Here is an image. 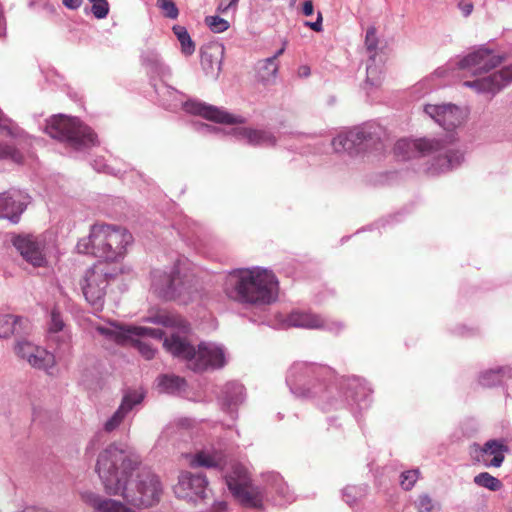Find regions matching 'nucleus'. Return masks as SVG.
Instances as JSON below:
<instances>
[{
    "instance_id": "nucleus-1",
    "label": "nucleus",
    "mask_w": 512,
    "mask_h": 512,
    "mask_svg": "<svg viewBox=\"0 0 512 512\" xmlns=\"http://www.w3.org/2000/svg\"><path fill=\"white\" fill-rule=\"evenodd\" d=\"M138 455L124 446L111 443L97 458L96 471L110 495H120L128 504L148 508L160 501L162 485L151 472H142L132 483L130 478L140 465Z\"/></svg>"
},
{
    "instance_id": "nucleus-2",
    "label": "nucleus",
    "mask_w": 512,
    "mask_h": 512,
    "mask_svg": "<svg viewBox=\"0 0 512 512\" xmlns=\"http://www.w3.org/2000/svg\"><path fill=\"white\" fill-rule=\"evenodd\" d=\"M278 289L279 282L274 273L261 268L230 273L224 288L230 299L253 305L271 304L277 299Z\"/></svg>"
},
{
    "instance_id": "nucleus-3",
    "label": "nucleus",
    "mask_w": 512,
    "mask_h": 512,
    "mask_svg": "<svg viewBox=\"0 0 512 512\" xmlns=\"http://www.w3.org/2000/svg\"><path fill=\"white\" fill-rule=\"evenodd\" d=\"M133 242L132 234L121 226L96 223L91 226L89 235L77 243L80 253L98 258L105 264L119 263Z\"/></svg>"
},
{
    "instance_id": "nucleus-4",
    "label": "nucleus",
    "mask_w": 512,
    "mask_h": 512,
    "mask_svg": "<svg viewBox=\"0 0 512 512\" xmlns=\"http://www.w3.org/2000/svg\"><path fill=\"white\" fill-rule=\"evenodd\" d=\"M163 345L174 357L185 360L188 368L195 372L219 369L225 365L223 349L211 343L203 342L196 348L186 337L172 333L164 339Z\"/></svg>"
},
{
    "instance_id": "nucleus-5",
    "label": "nucleus",
    "mask_w": 512,
    "mask_h": 512,
    "mask_svg": "<svg viewBox=\"0 0 512 512\" xmlns=\"http://www.w3.org/2000/svg\"><path fill=\"white\" fill-rule=\"evenodd\" d=\"M151 288L160 298L188 304L199 296L197 281L193 275H181L179 267L170 271L156 270L152 273Z\"/></svg>"
},
{
    "instance_id": "nucleus-6",
    "label": "nucleus",
    "mask_w": 512,
    "mask_h": 512,
    "mask_svg": "<svg viewBox=\"0 0 512 512\" xmlns=\"http://www.w3.org/2000/svg\"><path fill=\"white\" fill-rule=\"evenodd\" d=\"M45 132L50 137L65 142L75 149H84L97 144V135L76 117L54 115L47 120Z\"/></svg>"
},
{
    "instance_id": "nucleus-7",
    "label": "nucleus",
    "mask_w": 512,
    "mask_h": 512,
    "mask_svg": "<svg viewBox=\"0 0 512 512\" xmlns=\"http://www.w3.org/2000/svg\"><path fill=\"white\" fill-rule=\"evenodd\" d=\"M119 272L120 269L110 268L103 262H98L85 272L80 282L81 289L86 301L96 310L103 308L109 281Z\"/></svg>"
},
{
    "instance_id": "nucleus-8",
    "label": "nucleus",
    "mask_w": 512,
    "mask_h": 512,
    "mask_svg": "<svg viewBox=\"0 0 512 512\" xmlns=\"http://www.w3.org/2000/svg\"><path fill=\"white\" fill-rule=\"evenodd\" d=\"M512 83V64L502 69L472 81H465L464 85L478 93L495 95L508 84Z\"/></svg>"
},
{
    "instance_id": "nucleus-9",
    "label": "nucleus",
    "mask_w": 512,
    "mask_h": 512,
    "mask_svg": "<svg viewBox=\"0 0 512 512\" xmlns=\"http://www.w3.org/2000/svg\"><path fill=\"white\" fill-rule=\"evenodd\" d=\"M440 141L435 139L420 138L415 140L400 139L393 148L394 155L402 160L411 159L418 155L426 156L439 151Z\"/></svg>"
},
{
    "instance_id": "nucleus-10",
    "label": "nucleus",
    "mask_w": 512,
    "mask_h": 512,
    "mask_svg": "<svg viewBox=\"0 0 512 512\" xmlns=\"http://www.w3.org/2000/svg\"><path fill=\"white\" fill-rule=\"evenodd\" d=\"M501 61V57L495 55L492 50L480 47L464 57L458 65L460 69L468 70L472 75L478 76L495 68Z\"/></svg>"
},
{
    "instance_id": "nucleus-11",
    "label": "nucleus",
    "mask_w": 512,
    "mask_h": 512,
    "mask_svg": "<svg viewBox=\"0 0 512 512\" xmlns=\"http://www.w3.org/2000/svg\"><path fill=\"white\" fill-rule=\"evenodd\" d=\"M12 243L21 256L31 265L42 267L46 264L44 255V241L33 235H18L13 237Z\"/></svg>"
},
{
    "instance_id": "nucleus-12",
    "label": "nucleus",
    "mask_w": 512,
    "mask_h": 512,
    "mask_svg": "<svg viewBox=\"0 0 512 512\" xmlns=\"http://www.w3.org/2000/svg\"><path fill=\"white\" fill-rule=\"evenodd\" d=\"M145 398V392L142 389H128L124 392L122 401L118 409L107 419L103 429L107 433L115 431L124 421L127 414L132 409L141 404Z\"/></svg>"
},
{
    "instance_id": "nucleus-13",
    "label": "nucleus",
    "mask_w": 512,
    "mask_h": 512,
    "mask_svg": "<svg viewBox=\"0 0 512 512\" xmlns=\"http://www.w3.org/2000/svg\"><path fill=\"white\" fill-rule=\"evenodd\" d=\"M184 108L191 114L199 115L209 121L216 123L233 125L244 124L246 122L245 118L242 116H235L218 107L206 105L200 102L187 101L184 105Z\"/></svg>"
},
{
    "instance_id": "nucleus-14",
    "label": "nucleus",
    "mask_w": 512,
    "mask_h": 512,
    "mask_svg": "<svg viewBox=\"0 0 512 512\" xmlns=\"http://www.w3.org/2000/svg\"><path fill=\"white\" fill-rule=\"evenodd\" d=\"M509 447L501 440H489L483 446H476L475 460L486 467H500Z\"/></svg>"
},
{
    "instance_id": "nucleus-15",
    "label": "nucleus",
    "mask_w": 512,
    "mask_h": 512,
    "mask_svg": "<svg viewBox=\"0 0 512 512\" xmlns=\"http://www.w3.org/2000/svg\"><path fill=\"white\" fill-rule=\"evenodd\" d=\"M424 111L446 130H452L463 121V113L455 105H431L425 106Z\"/></svg>"
},
{
    "instance_id": "nucleus-16",
    "label": "nucleus",
    "mask_w": 512,
    "mask_h": 512,
    "mask_svg": "<svg viewBox=\"0 0 512 512\" xmlns=\"http://www.w3.org/2000/svg\"><path fill=\"white\" fill-rule=\"evenodd\" d=\"M208 481L202 474L182 472L174 492L178 498H192L193 496L204 497Z\"/></svg>"
},
{
    "instance_id": "nucleus-17",
    "label": "nucleus",
    "mask_w": 512,
    "mask_h": 512,
    "mask_svg": "<svg viewBox=\"0 0 512 512\" xmlns=\"http://www.w3.org/2000/svg\"><path fill=\"white\" fill-rule=\"evenodd\" d=\"M81 500L89 506L93 512H135L124 503L111 498H105L92 491L81 493Z\"/></svg>"
},
{
    "instance_id": "nucleus-18",
    "label": "nucleus",
    "mask_w": 512,
    "mask_h": 512,
    "mask_svg": "<svg viewBox=\"0 0 512 512\" xmlns=\"http://www.w3.org/2000/svg\"><path fill=\"white\" fill-rule=\"evenodd\" d=\"M366 139V133L359 128H355L346 133L339 134L337 137L333 138L331 144L335 152H347L351 154L358 151Z\"/></svg>"
},
{
    "instance_id": "nucleus-19",
    "label": "nucleus",
    "mask_w": 512,
    "mask_h": 512,
    "mask_svg": "<svg viewBox=\"0 0 512 512\" xmlns=\"http://www.w3.org/2000/svg\"><path fill=\"white\" fill-rule=\"evenodd\" d=\"M431 155H435L430 168L433 173L450 171L459 166L463 160V154L460 151L445 148L441 142L439 151Z\"/></svg>"
},
{
    "instance_id": "nucleus-20",
    "label": "nucleus",
    "mask_w": 512,
    "mask_h": 512,
    "mask_svg": "<svg viewBox=\"0 0 512 512\" xmlns=\"http://www.w3.org/2000/svg\"><path fill=\"white\" fill-rule=\"evenodd\" d=\"M20 198L21 193L17 191L0 194V218L16 222L25 208Z\"/></svg>"
},
{
    "instance_id": "nucleus-21",
    "label": "nucleus",
    "mask_w": 512,
    "mask_h": 512,
    "mask_svg": "<svg viewBox=\"0 0 512 512\" xmlns=\"http://www.w3.org/2000/svg\"><path fill=\"white\" fill-rule=\"evenodd\" d=\"M231 487V493L244 508H261L263 496L258 487L248 484L247 486H236L234 483Z\"/></svg>"
},
{
    "instance_id": "nucleus-22",
    "label": "nucleus",
    "mask_w": 512,
    "mask_h": 512,
    "mask_svg": "<svg viewBox=\"0 0 512 512\" xmlns=\"http://www.w3.org/2000/svg\"><path fill=\"white\" fill-rule=\"evenodd\" d=\"M324 320L316 314L293 311L284 320L286 327H297L305 329H321L324 327Z\"/></svg>"
},
{
    "instance_id": "nucleus-23",
    "label": "nucleus",
    "mask_w": 512,
    "mask_h": 512,
    "mask_svg": "<svg viewBox=\"0 0 512 512\" xmlns=\"http://www.w3.org/2000/svg\"><path fill=\"white\" fill-rule=\"evenodd\" d=\"M29 328V322L22 317L11 314L0 315V337L8 338L13 334H19Z\"/></svg>"
},
{
    "instance_id": "nucleus-24",
    "label": "nucleus",
    "mask_w": 512,
    "mask_h": 512,
    "mask_svg": "<svg viewBox=\"0 0 512 512\" xmlns=\"http://www.w3.org/2000/svg\"><path fill=\"white\" fill-rule=\"evenodd\" d=\"M189 464L192 468L206 467L223 469L225 458L221 452L208 453L200 451L192 456Z\"/></svg>"
},
{
    "instance_id": "nucleus-25",
    "label": "nucleus",
    "mask_w": 512,
    "mask_h": 512,
    "mask_svg": "<svg viewBox=\"0 0 512 512\" xmlns=\"http://www.w3.org/2000/svg\"><path fill=\"white\" fill-rule=\"evenodd\" d=\"M238 136L246 139L251 145L272 146L276 143L275 137L268 131L251 128H239L236 130Z\"/></svg>"
},
{
    "instance_id": "nucleus-26",
    "label": "nucleus",
    "mask_w": 512,
    "mask_h": 512,
    "mask_svg": "<svg viewBox=\"0 0 512 512\" xmlns=\"http://www.w3.org/2000/svg\"><path fill=\"white\" fill-rule=\"evenodd\" d=\"M27 362L36 369L48 370L55 365V356L46 349L39 347L35 353H32Z\"/></svg>"
},
{
    "instance_id": "nucleus-27",
    "label": "nucleus",
    "mask_w": 512,
    "mask_h": 512,
    "mask_svg": "<svg viewBox=\"0 0 512 512\" xmlns=\"http://www.w3.org/2000/svg\"><path fill=\"white\" fill-rule=\"evenodd\" d=\"M226 484L228 489L231 491L232 484L234 483L236 486H247L251 484L250 474L245 466L242 464H234L232 466V471L229 475L225 477Z\"/></svg>"
},
{
    "instance_id": "nucleus-28",
    "label": "nucleus",
    "mask_w": 512,
    "mask_h": 512,
    "mask_svg": "<svg viewBox=\"0 0 512 512\" xmlns=\"http://www.w3.org/2000/svg\"><path fill=\"white\" fill-rule=\"evenodd\" d=\"M133 326L127 327H114V328H104L99 327L98 331L106 336L107 338L115 341L117 344H125L128 340H132L133 334L132 331Z\"/></svg>"
},
{
    "instance_id": "nucleus-29",
    "label": "nucleus",
    "mask_w": 512,
    "mask_h": 512,
    "mask_svg": "<svg viewBox=\"0 0 512 512\" xmlns=\"http://www.w3.org/2000/svg\"><path fill=\"white\" fill-rule=\"evenodd\" d=\"M512 369L506 367H500L497 369H490L484 371L479 376V383L483 387H494L501 383L502 378L509 374L511 375Z\"/></svg>"
},
{
    "instance_id": "nucleus-30",
    "label": "nucleus",
    "mask_w": 512,
    "mask_h": 512,
    "mask_svg": "<svg viewBox=\"0 0 512 512\" xmlns=\"http://www.w3.org/2000/svg\"><path fill=\"white\" fill-rule=\"evenodd\" d=\"M223 48L218 44H209L201 49V63L204 67L213 68L214 63L220 64Z\"/></svg>"
},
{
    "instance_id": "nucleus-31",
    "label": "nucleus",
    "mask_w": 512,
    "mask_h": 512,
    "mask_svg": "<svg viewBox=\"0 0 512 512\" xmlns=\"http://www.w3.org/2000/svg\"><path fill=\"white\" fill-rule=\"evenodd\" d=\"M173 32L181 44V51L185 55H192L195 51V43L192 41L187 29L180 25L173 27Z\"/></svg>"
},
{
    "instance_id": "nucleus-32",
    "label": "nucleus",
    "mask_w": 512,
    "mask_h": 512,
    "mask_svg": "<svg viewBox=\"0 0 512 512\" xmlns=\"http://www.w3.org/2000/svg\"><path fill=\"white\" fill-rule=\"evenodd\" d=\"M157 322L166 327H176L182 332H188V323L179 315L171 313H161L157 316Z\"/></svg>"
},
{
    "instance_id": "nucleus-33",
    "label": "nucleus",
    "mask_w": 512,
    "mask_h": 512,
    "mask_svg": "<svg viewBox=\"0 0 512 512\" xmlns=\"http://www.w3.org/2000/svg\"><path fill=\"white\" fill-rule=\"evenodd\" d=\"M278 71V64L275 57H269L258 62V73L262 81H268L275 77Z\"/></svg>"
},
{
    "instance_id": "nucleus-34",
    "label": "nucleus",
    "mask_w": 512,
    "mask_h": 512,
    "mask_svg": "<svg viewBox=\"0 0 512 512\" xmlns=\"http://www.w3.org/2000/svg\"><path fill=\"white\" fill-rule=\"evenodd\" d=\"M474 483L480 487L489 489L490 491H498L502 488V482L489 474L488 472L479 473L474 477Z\"/></svg>"
},
{
    "instance_id": "nucleus-35",
    "label": "nucleus",
    "mask_w": 512,
    "mask_h": 512,
    "mask_svg": "<svg viewBox=\"0 0 512 512\" xmlns=\"http://www.w3.org/2000/svg\"><path fill=\"white\" fill-rule=\"evenodd\" d=\"M185 379L176 375H162L159 377V386L164 391L172 392L182 388Z\"/></svg>"
},
{
    "instance_id": "nucleus-36",
    "label": "nucleus",
    "mask_w": 512,
    "mask_h": 512,
    "mask_svg": "<svg viewBox=\"0 0 512 512\" xmlns=\"http://www.w3.org/2000/svg\"><path fill=\"white\" fill-rule=\"evenodd\" d=\"M65 327V321L61 312L57 308H53L50 313V319L47 323V329L49 333H58L63 331Z\"/></svg>"
},
{
    "instance_id": "nucleus-37",
    "label": "nucleus",
    "mask_w": 512,
    "mask_h": 512,
    "mask_svg": "<svg viewBox=\"0 0 512 512\" xmlns=\"http://www.w3.org/2000/svg\"><path fill=\"white\" fill-rule=\"evenodd\" d=\"M39 347L40 346L34 345L33 343L27 340H20L16 342L14 351L17 354V356L27 361L28 358H31L32 353H35L36 349H38Z\"/></svg>"
},
{
    "instance_id": "nucleus-38",
    "label": "nucleus",
    "mask_w": 512,
    "mask_h": 512,
    "mask_svg": "<svg viewBox=\"0 0 512 512\" xmlns=\"http://www.w3.org/2000/svg\"><path fill=\"white\" fill-rule=\"evenodd\" d=\"M378 43H379V40L377 37V29L375 26H370L366 31L365 47L369 52L373 53V55L371 56L372 59H374V57L376 55Z\"/></svg>"
},
{
    "instance_id": "nucleus-39",
    "label": "nucleus",
    "mask_w": 512,
    "mask_h": 512,
    "mask_svg": "<svg viewBox=\"0 0 512 512\" xmlns=\"http://www.w3.org/2000/svg\"><path fill=\"white\" fill-rule=\"evenodd\" d=\"M420 475V471L418 469H412L405 471L401 474L400 478V484L402 488L406 491H409L413 488L416 481L418 480Z\"/></svg>"
},
{
    "instance_id": "nucleus-40",
    "label": "nucleus",
    "mask_w": 512,
    "mask_h": 512,
    "mask_svg": "<svg viewBox=\"0 0 512 512\" xmlns=\"http://www.w3.org/2000/svg\"><path fill=\"white\" fill-rule=\"evenodd\" d=\"M205 23L215 33L224 32L229 28V22L219 16H207L205 18Z\"/></svg>"
},
{
    "instance_id": "nucleus-41",
    "label": "nucleus",
    "mask_w": 512,
    "mask_h": 512,
    "mask_svg": "<svg viewBox=\"0 0 512 512\" xmlns=\"http://www.w3.org/2000/svg\"><path fill=\"white\" fill-rule=\"evenodd\" d=\"M157 6L167 18L176 19L179 15V10L172 0H157Z\"/></svg>"
},
{
    "instance_id": "nucleus-42",
    "label": "nucleus",
    "mask_w": 512,
    "mask_h": 512,
    "mask_svg": "<svg viewBox=\"0 0 512 512\" xmlns=\"http://www.w3.org/2000/svg\"><path fill=\"white\" fill-rule=\"evenodd\" d=\"M92 3V13L98 18H105L109 13V4L107 0H89Z\"/></svg>"
},
{
    "instance_id": "nucleus-43",
    "label": "nucleus",
    "mask_w": 512,
    "mask_h": 512,
    "mask_svg": "<svg viewBox=\"0 0 512 512\" xmlns=\"http://www.w3.org/2000/svg\"><path fill=\"white\" fill-rule=\"evenodd\" d=\"M131 331L133 336H149L155 339H161L164 335L163 331L160 329H152L145 327L133 326V330Z\"/></svg>"
},
{
    "instance_id": "nucleus-44",
    "label": "nucleus",
    "mask_w": 512,
    "mask_h": 512,
    "mask_svg": "<svg viewBox=\"0 0 512 512\" xmlns=\"http://www.w3.org/2000/svg\"><path fill=\"white\" fill-rule=\"evenodd\" d=\"M133 345L145 359L150 360L154 358L156 350L150 344L144 341L134 340Z\"/></svg>"
},
{
    "instance_id": "nucleus-45",
    "label": "nucleus",
    "mask_w": 512,
    "mask_h": 512,
    "mask_svg": "<svg viewBox=\"0 0 512 512\" xmlns=\"http://www.w3.org/2000/svg\"><path fill=\"white\" fill-rule=\"evenodd\" d=\"M434 508H435V506L429 496H427V495L419 496V498L417 500L418 512H433Z\"/></svg>"
},
{
    "instance_id": "nucleus-46",
    "label": "nucleus",
    "mask_w": 512,
    "mask_h": 512,
    "mask_svg": "<svg viewBox=\"0 0 512 512\" xmlns=\"http://www.w3.org/2000/svg\"><path fill=\"white\" fill-rule=\"evenodd\" d=\"M17 156V151L13 146L3 145L0 143V159L11 157L15 159Z\"/></svg>"
},
{
    "instance_id": "nucleus-47",
    "label": "nucleus",
    "mask_w": 512,
    "mask_h": 512,
    "mask_svg": "<svg viewBox=\"0 0 512 512\" xmlns=\"http://www.w3.org/2000/svg\"><path fill=\"white\" fill-rule=\"evenodd\" d=\"M239 0H222L218 5V11L226 13L230 8H236Z\"/></svg>"
},
{
    "instance_id": "nucleus-48",
    "label": "nucleus",
    "mask_w": 512,
    "mask_h": 512,
    "mask_svg": "<svg viewBox=\"0 0 512 512\" xmlns=\"http://www.w3.org/2000/svg\"><path fill=\"white\" fill-rule=\"evenodd\" d=\"M458 6L465 17L469 16L473 11V4L469 1L462 0Z\"/></svg>"
},
{
    "instance_id": "nucleus-49",
    "label": "nucleus",
    "mask_w": 512,
    "mask_h": 512,
    "mask_svg": "<svg viewBox=\"0 0 512 512\" xmlns=\"http://www.w3.org/2000/svg\"><path fill=\"white\" fill-rule=\"evenodd\" d=\"M305 25L310 27L315 32H320L322 30V15H321V13H318V17L315 22H305Z\"/></svg>"
},
{
    "instance_id": "nucleus-50",
    "label": "nucleus",
    "mask_w": 512,
    "mask_h": 512,
    "mask_svg": "<svg viewBox=\"0 0 512 512\" xmlns=\"http://www.w3.org/2000/svg\"><path fill=\"white\" fill-rule=\"evenodd\" d=\"M62 2L69 9H77L81 5L82 0H62Z\"/></svg>"
},
{
    "instance_id": "nucleus-51",
    "label": "nucleus",
    "mask_w": 512,
    "mask_h": 512,
    "mask_svg": "<svg viewBox=\"0 0 512 512\" xmlns=\"http://www.w3.org/2000/svg\"><path fill=\"white\" fill-rule=\"evenodd\" d=\"M314 8L313 3L310 0H307L303 3V14L306 16H310L313 14Z\"/></svg>"
},
{
    "instance_id": "nucleus-52",
    "label": "nucleus",
    "mask_w": 512,
    "mask_h": 512,
    "mask_svg": "<svg viewBox=\"0 0 512 512\" xmlns=\"http://www.w3.org/2000/svg\"><path fill=\"white\" fill-rule=\"evenodd\" d=\"M0 129L7 130V133L9 135H12V136L14 135L11 128H9V126L5 123V121L3 120V118L1 116H0Z\"/></svg>"
},
{
    "instance_id": "nucleus-53",
    "label": "nucleus",
    "mask_w": 512,
    "mask_h": 512,
    "mask_svg": "<svg viewBox=\"0 0 512 512\" xmlns=\"http://www.w3.org/2000/svg\"><path fill=\"white\" fill-rule=\"evenodd\" d=\"M218 506V509L221 511V512H225L226 509H227V503L226 502H219L217 504Z\"/></svg>"
},
{
    "instance_id": "nucleus-54",
    "label": "nucleus",
    "mask_w": 512,
    "mask_h": 512,
    "mask_svg": "<svg viewBox=\"0 0 512 512\" xmlns=\"http://www.w3.org/2000/svg\"><path fill=\"white\" fill-rule=\"evenodd\" d=\"M284 51H285V47L283 46L282 48H280V49L275 53V55H273V56H272V57H275V61L277 60V58H278L279 56H281V55L284 53Z\"/></svg>"
},
{
    "instance_id": "nucleus-55",
    "label": "nucleus",
    "mask_w": 512,
    "mask_h": 512,
    "mask_svg": "<svg viewBox=\"0 0 512 512\" xmlns=\"http://www.w3.org/2000/svg\"><path fill=\"white\" fill-rule=\"evenodd\" d=\"M303 73L305 75H307L309 73V68L308 67H303Z\"/></svg>"
},
{
    "instance_id": "nucleus-56",
    "label": "nucleus",
    "mask_w": 512,
    "mask_h": 512,
    "mask_svg": "<svg viewBox=\"0 0 512 512\" xmlns=\"http://www.w3.org/2000/svg\"><path fill=\"white\" fill-rule=\"evenodd\" d=\"M367 72H368V76L372 73V71L370 69H367Z\"/></svg>"
}]
</instances>
